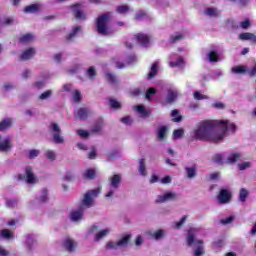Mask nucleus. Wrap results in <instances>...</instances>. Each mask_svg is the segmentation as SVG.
<instances>
[{
	"mask_svg": "<svg viewBox=\"0 0 256 256\" xmlns=\"http://www.w3.org/2000/svg\"><path fill=\"white\" fill-rule=\"evenodd\" d=\"M227 131L235 133L237 131V125L235 123L229 124V120H204L194 130L193 137L197 141L219 143V141L225 139Z\"/></svg>",
	"mask_w": 256,
	"mask_h": 256,
	"instance_id": "f257e3e1",
	"label": "nucleus"
},
{
	"mask_svg": "<svg viewBox=\"0 0 256 256\" xmlns=\"http://www.w3.org/2000/svg\"><path fill=\"white\" fill-rule=\"evenodd\" d=\"M99 193H101V188L88 190L84 194V198L81 201L78 210H74L71 212V214H70L71 220L72 221H81V219H83V213H84L85 209H89V208L93 207V199H95V197H98Z\"/></svg>",
	"mask_w": 256,
	"mask_h": 256,
	"instance_id": "f03ea898",
	"label": "nucleus"
},
{
	"mask_svg": "<svg viewBox=\"0 0 256 256\" xmlns=\"http://www.w3.org/2000/svg\"><path fill=\"white\" fill-rule=\"evenodd\" d=\"M109 21H111V13H104L96 19V31L98 35H111V28H109Z\"/></svg>",
	"mask_w": 256,
	"mask_h": 256,
	"instance_id": "7ed1b4c3",
	"label": "nucleus"
},
{
	"mask_svg": "<svg viewBox=\"0 0 256 256\" xmlns=\"http://www.w3.org/2000/svg\"><path fill=\"white\" fill-rule=\"evenodd\" d=\"M186 243L188 247H195L196 245H199L194 250V256L205 255V247H203V240L195 239V230L193 229L188 230V233L186 236Z\"/></svg>",
	"mask_w": 256,
	"mask_h": 256,
	"instance_id": "20e7f679",
	"label": "nucleus"
},
{
	"mask_svg": "<svg viewBox=\"0 0 256 256\" xmlns=\"http://www.w3.org/2000/svg\"><path fill=\"white\" fill-rule=\"evenodd\" d=\"M131 242V234L124 235L120 240L117 242L109 241L106 244V249H119V247H127Z\"/></svg>",
	"mask_w": 256,
	"mask_h": 256,
	"instance_id": "39448f33",
	"label": "nucleus"
},
{
	"mask_svg": "<svg viewBox=\"0 0 256 256\" xmlns=\"http://www.w3.org/2000/svg\"><path fill=\"white\" fill-rule=\"evenodd\" d=\"M50 129L53 133L52 135V139L54 141V143H56L57 145H61L62 143H65V139L61 136V127H59V124L53 122L50 125Z\"/></svg>",
	"mask_w": 256,
	"mask_h": 256,
	"instance_id": "423d86ee",
	"label": "nucleus"
},
{
	"mask_svg": "<svg viewBox=\"0 0 256 256\" xmlns=\"http://www.w3.org/2000/svg\"><path fill=\"white\" fill-rule=\"evenodd\" d=\"M82 7L83 3H76L70 6L76 21H85V19H87V15L81 10Z\"/></svg>",
	"mask_w": 256,
	"mask_h": 256,
	"instance_id": "0eeeda50",
	"label": "nucleus"
},
{
	"mask_svg": "<svg viewBox=\"0 0 256 256\" xmlns=\"http://www.w3.org/2000/svg\"><path fill=\"white\" fill-rule=\"evenodd\" d=\"M232 197L231 191L228 189H220L217 196L218 203H220V205H227V203H231Z\"/></svg>",
	"mask_w": 256,
	"mask_h": 256,
	"instance_id": "6e6552de",
	"label": "nucleus"
},
{
	"mask_svg": "<svg viewBox=\"0 0 256 256\" xmlns=\"http://www.w3.org/2000/svg\"><path fill=\"white\" fill-rule=\"evenodd\" d=\"M13 148L11 144V138H4L0 136V153H7L10 149Z\"/></svg>",
	"mask_w": 256,
	"mask_h": 256,
	"instance_id": "1a4fd4ad",
	"label": "nucleus"
},
{
	"mask_svg": "<svg viewBox=\"0 0 256 256\" xmlns=\"http://www.w3.org/2000/svg\"><path fill=\"white\" fill-rule=\"evenodd\" d=\"M134 39L142 45V47H147L149 45V41H151V38L147 34L138 33L134 35Z\"/></svg>",
	"mask_w": 256,
	"mask_h": 256,
	"instance_id": "9d476101",
	"label": "nucleus"
},
{
	"mask_svg": "<svg viewBox=\"0 0 256 256\" xmlns=\"http://www.w3.org/2000/svg\"><path fill=\"white\" fill-rule=\"evenodd\" d=\"M173 199H177V194H175V192H168L164 195H159L156 199V203H165L167 201H173Z\"/></svg>",
	"mask_w": 256,
	"mask_h": 256,
	"instance_id": "9b49d317",
	"label": "nucleus"
},
{
	"mask_svg": "<svg viewBox=\"0 0 256 256\" xmlns=\"http://www.w3.org/2000/svg\"><path fill=\"white\" fill-rule=\"evenodd\" d=\"M91 115V111L89 108H80L77 111L76 119H80V121H85Z\"/></svg>",
	"mask_w": 256,
	"mask_h": 256,
	"instance_id": "f8f14e48",
	"label": "nucleus"
},
{
	"mask_svg": "<svg viewBox=\"0 0 256 256\" xmlns=\"http://www.w3.org/2000/svg\"><path fill=\"white\" fill-rule=\"evenodd\" d=\"M110 186L113 189H119V185H121V175L114 174L112 177L109 178Z\"/></svg>",
	"mask_w": 256,
	"mask_h": 256,
	"instance_id": "ddd939ff",
	"label": "nucleus"
},
{
	"mask_svg": "<svg viewBox=\"0 0 256 256\" xmlns=\"http://www.w3.org/2000/svg\"><path fill=\"white\" fill-rule=\"evenodd\" d=\"M63 247L69 252V253H73V251H75V241H73V239L70 238H66L63 241Z\"/></svg>",
	"mask_w": 256,
	"mask_h": 256,
	"instance_id": "4468645a",
	"label": "nucleus"
},
{
	"mask_svg": "<svg viewBox=\"0 0 256 256\" xmlns=\"http://www.w3.org/2000/svg\"><path fill=\"white\" fill-rule=\"evenodd\" d=\"M35 56V48H28L20 55V61H28Z\"/></svg>",
	"mask_w": 256,
	"mask_h": 256,
	"instance_id": "2eb2a0df",
	"label": "nucleus"
},
{
	"mask_svg": "<svg viewBox=\"0 0 256 256\" xmlns=\"http://www.w3.org/2000/svg\"><path fill=\"white\" fill-rule=\"evenodd\" d=\"M239 39L241 41H252V43L256 44V36L253 33L250 32H244L239 35Z\"/></svg>",
	"mask_w": 256,
	"mask_h": 256,
	"instance_id": "dca6fc26",
	"label": "nucleus"
},
{
	"mask_svg": "<svg viewBox=\"0 0 256 256\" xmlns=\"http://www.w3.org/2000/svg\"><path fill=\"white\" fill-rule=\"evenodd\" d=\"M35 39V36L31 33L23 34L19 37L18 41L22 45H27V43H31Z\"/></svg>",
	"mask_w": 256,
	"mask_h": 256,
	"instance_id": "f3484780",
	"label": "nucleus"
},
{
	"mask_svg": "<svg viewBox=\"0 0 256 256\" xmlns=\"http://www.w3.org/2000/svg\"><path fill=\"white\" fill-rule=\"evenodd\" d=\"M247 71H248L247 66H243V65L234 66L231 69V72L234 73L235 75H245Z\"/></svg>",
	"mask_w": 256,
	"mask_h": 256,
	"instance_id": "a211bd4d",
	"label": "nucleus"
},
{
	"mask_svg": "<svg viewBox=\"0 0 256 256\" xmlns=\"http://www.w3.org/2000/svg\"><path fill=\"white\" fill-rule=\"evenodd\" d=\"M13 125L11 118H5L0 122V131H7Z\"/></svg>",
	"mask_w": 256,
	"mask_h": 256,
	"instance_id": "6ab92c4d",
	"label": "nucleus"
},
{
	"mask_svg": "<svg viewBox=\"0 0 256 256\" xmlns=\"http://www.w3.org/2000/svg\"><path fill=\"white\" fill-rule=\"evenodd\" d=\"M159 73V63L154 62L150 68L147 79H153Z\"/></svg>",
	"mask_w": 256,
	"mask_h": 256,
	"instance_id": "aec40b11",
	"label": "nucleus"
},
{
	"mask_svg": "<svg viewBox=\"0 0 256 256\" xmlns=\"http://www.w3.org/2000/svg\"><path fill=\"white\" fill-rule=\"evenodd\" d=\"M26 182L35 183V174H33V169L31 166L26 167Z\"/></svg>",
	"mask_w": 256,
	"mask_h": 256,
	"instance_id": "412c9836",
	"label": "nucleus"
},
{
	"mask_svg": "<svg viewBox=\"0 0 256 256\" xmlns=\"http://www.w3.org/2000/svg\"><path fill=\"white\" fill-rule=\"evenodd\" d=\"M41 6L39 4H31L24 7V13H39Z\"/></svg>",
	"mask_w": 256,
	"mask_h": 256,
	"instance_id": "4be33fe9",
	"label": "nucleus"
},
{
	"mask_svg": "<svg viewBox=\"0 0 256 256\" xmlns=\"http://www.w3.org/2000/svg\"><path fill=\"white\" fill-rule=\"evenodd\" d=\"M157 135H158L159 141L165 140V137H167V126H160L158 128Z\"/></svg>",
	"mask_w": 256,
	"mask_h": 256,
	"instance_id": "5701e85b",
	"label": "nucleus"
},
{
	"mask_svg": "<svg viewBox=\"0 0 256 256\" xmlns=\"http://www.w3.org/2000/svg\"><path fill=\"white\" fill-rule=\"evenodd\" d=\"M105 77H106L108 83H110L111 85H116V83H119V79H117V76H115L111 72H106Z\"/></svg>",
	"mask_w": 256,
	"mask_h": 256,
	"instance_id": "b1692460",
	"label": "nucleus"
},
{
	"mask_svg": "<svg viewBox=\"0 0 256 256\" xmlns=\"http://www.w3.org/2000/svg\"><path fill=\"white\" fill-rule=\"evenodd\" d=\"M78 31H81L80 26H75L73 30L66 36V41H73L77 37Z\"/></svg>",
	"mask_w": 256,
	"mask_h": 256,
	"instance_id": "393cba45",
	"label": "nucleus"
},
{
	"mask_svg": "<svg viewBox=\"0 0 256 256\" xmlns=\"http://www.w3.org/2000/svg\"><path fill=\"white\" fill-rule=\"evenodd\" d=\"M176 100H177V92L173 90H169L166 98L167 103L169 104L175 103Z\"/></svg>",
	"mask_w": 256,
	"mask_h": 256,
	"instance_id": "a878e982",
	"label": "nucleus"
},
{
	"mask_svg": "<svg viewBox=\"0 0 256 256\" xmlns=\"http://www.w3.org/2000/svg\"><path fill=\"white\" fill-rule=\"evenodd\" d=\"M186 174L188 179H193L197 175V168L195 166L192 167H186Z\"/></svg>",
	"mask_w": 256,
	"mask_h": 256,
	"instance_id": "bb28decb",
	"label": "nucleus"
},
{
	"mask_svg": "<svg viewBox=\"0 0 256 256\" xmlns=\"http://www.w3.org/2000/svg\"><path fill=\"white\" fill-rule=\"evenodd\" d=\"M210 63H217L219 61V54L217 51H210L207 55Z\"/></svg>",
	"mask_w": 256,
	"mask_h": 256,
	"instance_id": "cd10ccee",
	"label": "nucleus"
},
{
	"mask_svg": "<svg viewBox=\"0 0 256 256\" xmlns=\"http://www.w3.org/2000/svg\"><path fill=\"white\" fill-rule=\"evenodd\" d=\"M0 237H2L3 239H13V237H15V234L9 229H4L1 230Z\"/></svg>",
	"mask_w": 256,
	"mask_h": 256,
	"instance_id": "c85d7f7f",
	"label": "nucleus"
},
{
	"mask_svg": "<svg viewBox=\"0 0 256 256\" xmlns=\"http://www.w3.org/2000/svg\"><path fill=\"white\" fill-rule=\"evenodd\" d=\"M247 197H249V191L245 188H241L239 192V201H241V203H245V201H247Z\"/></svg>",
	"mask_w": 256,
	"mask_h": 256,
	"instance_id": "c756f323",
	"label": "nucleus"
},
{
	"mask_svg": "<svg viewBox=\"0 0 256 256\" xmlns=\"http://www.w3.org/2000/svg\"><path fill=\"white\" fill-rule=\"evenodd\" d=\"M139 173L143 177H145L147 175V169L145 167V158H142L139 161Z\"/></svg>",
	"mask_w": 256,
	"mask_h": 256,
	"instance_id": "7c9ffc66",
	"label": "nucleus"
},
{
	"mask_svg": "<svg viewBox=\"0 0 256 256\" xmlns=\"http://www.w3.org/2000/svg\"><path fill=\"white\" fill-rule=\"evenodd\" d=\"M171 116L174 123H181L183 120V116L179 115V110H172Z\"/></svg>",
	"mask_w": 256,
	"mask_h": 256,
	"instance_id": "2f4dec72",
	"label": "nucleus"
},
{
	"mask_svg": "<svg viewBox=\"0 0 256 256\" xmlns=\"http://www.w3.org/2000/svg\"><path fill=\"white\" fill-rule=\"evenodd\" d=\"M111 230H109L108 228L107 229H104V230H101L100 232H98L95 236V241H101V239H103L104 237H107V235H109V232Z\"/></svg>",
	"mask_w": 256,
	"mask_h": 256,
	"instance_id": "473e14b6",
	"label": "nucleus"
},
{
	"mask_svg": "<svg viewBox=\"0 0 256 256\" xmlns=\"http://www.w3.org/2000/svg\"><path fill=\"white\" fill-rule=\"evenodd\" d=\"M205 15H208V17H217L219 12L217 11V8L208 7L205 9Z\"/></svg>",
	"mask_w": 256,
	"mask_h": 256,
	"instance_id": "72a5a7b5",
	"label": "nucleus"
},
{
	"mask_svg": "<svg viewBox=\"0 0 256 256\" xmlns=\"http://www.w3.org/2000/svg\"><path fill=\"white\" fill-rule=\"evenodd\" d=\"M129 6L128 5H119L116 7V12H118L120 15H126V13H129Z\"/></svg>",
	"mask_w": 256,
	"mask_h": 256,
	"instance_id": "f704fd0d",
	"label": "nucleus"
},
{
	"mask_svg": "<svg viewBox=\"0 0 256 256\" xmlns=\"http://www.w3.org/2000/svg\"><path fill=\"white\" fill-rule=\"evenodd\" d=\"M239 159H241V154L239 152H235L234 154H231L228 157V163L230 164L237 163Z\"/></svg>",
	"mask_w": 256,
	"mask_h": 256,
	"instance_id": "c9c22d12",
	"label": "nucleus"
},
{
	"mask_svg": "<svg viewBox=\"0 0 256 256\" xmlns=\"http://www.w3.org/2000/svg\"><path fill=\"white\" fill-rule=\"evenodd\" d=\"M109 103L112 109H115L116 111H118V109H121V103L116 99L110 98Z\"/></svg>",
	"mask_w": 256,
	"mask_h": 256,
	"instance_id": "e433bc0d",
	"label": "nucleus"
},
{
	"mask_svg": "<svg viewBox=\"0 0 256 256\" xmlns=\"http://www.w3.org/2000/svg\"><path fill=\"white\" fill-rule=\"evenodd\" d=\"M95 175H96L95 170L92 168L87 169L86 172L84 173L85 179H90V180L95 179Z\"/></svg>",
	"mask_w": 256,
	"mask_h": 256,
	"instance_id": "4c0bfd02",
	"label": "nucleus"
},
{
	"mask_svg": "<svg viewBox=\"0 0 256 256\" xmlns=\"http://www.w3.org/2000/svg\"><path fill=\"white\" fill-rule=\"evenodd\" d=\"M185 135V130L182 128L173 131V139H181Z\"/></svg>",
	"mask_w": 256,
	"mask_h": 256,
	"instance_id": "58836bf2",
	"label": "nucleus"
},
{
	"mask_svg": "<svg viewBox=\"0 0 256 256\" xmlns=\"http://www.w3.org/2000/svg\"><path fill=\"white\" fill-rule=\"evenodd\" d=\"M184 64H185V60L182 57L178 58L177 61L175 62L173 61L169 62L170 67H181V65H184Z\"/></svg>",
	"mask_w": 256,
	"mask_h": 256,
	"instance_id": "ea45409f",
	"label": "nucleus"
},
{
	"mask_svg": "<svg viewBox=\"0 0 256 256\" xmlns=\"http://www.w3.org/2000/svg\"><path fill=\"white\" fill-rule=\"evenodd\" d=\"M164 236H165V231L161 229L157 230L152 234L153 239H155L156 241H159V239H163Z\"/></svg>",
	"mask_w": 256,
	"mask_h": 256,
	"instance_id": "a19ab883",
	"label": "nucleus"
},
{
	"mask_svg": "<svg viewBox=\"0 0 256 256\" xmlns=\"http://www.w3.org/2000/svg\"><path fill=\"white\" fill-rule=\"evenodd\" d=\"M183 39H185V36L181 33H178L170 37L171 43H177L178 41H181Z\"/></svg>",
	"mask_w": 256,
	"mask_h": 256,
	"instance_id": "79ce46f5",
	"label": "nucleus"
},
{
	"mask_svg": "<svg viewBox=\"0 0 256 256\" xmlns=\"http://www.w3.org/2000/svg\"><path fill=\"white\" fill-rule=\"evenodd\" d=\"M145 17H147V12H145L144 10H139L135 14V20L136 21H141L142 19H145Z\"/></svg>",
	"mask_w": 256,
	"mask_h": 256,
	"instance_id": "37998d69",
	"label": "nucleus"
},
{
	"mask_svg": "<svg viewBox=\"0 0 256 256\" xmlns=\"http://www.w3.org/2000/svg\"><path fill=\"white\" fill-rule=\"evenodd\" d=\"M187 221V216H183L180 221L175 222L174 229H181L185 222Z\"/></svg>",
	"mask_w": 256,
	"mask_h": 256,
	"instance_id": "c03bdc74",
	"label": "nucleus"
},
{
	"mask_svg": "<svg viewBox=\"0 0 256 256\" xmlns=\"http://www.w3.org/2000/svg\"><path fill=\"white\" fill-rule=\"evenodd\" d=\"M194 99L196 101H202L203 99H209V97L207 95L200 94L199 91H195L194 92Z\"/></svg>",
	"mask_w": 256,
	"mask_h": 256,
	"instance_id": "a18cd8bd",
	"label": "nucleus"
},
{
	"mask_svg": "<svg viewBox=\"0 0 256 256\" xmlns=\"http://www.w3.org/2000/svg\"><path fill=\"white\" fill-rule=\"evenodd\" d=\"M87 75L90 77V79H95V76L97 75V72L95 71V67L91 66L87 70Z\"/></svg>",
	"mask_w": 256,
	"mask_h": 256,
	"instance_id": "49530a36",
	"label": "nucleus"
},
{
	"mask_svg": "<svg viewBox=\"0 0 256 256\" xmlns=\"http://www.w3.org/2000/svg\"><path fill=\"white\" fill-rule=\"evenodd\" d=\"M214 163H217L218 165H223V155L222 154H216L213 157Z\"/></svg>",
	"mask_w": 256,
	"mask_h": 256,
	"instance_id": "de8ad7c7",
	"label": "nucleus"
},
{
	"mask_svg": "<svg viewBox=\"0 0 256 256\" xmlns=\"http://www.w3.org/2000/svg\"><path fill=\"white\" fill-rule=\"evenodd\" d=\"M46 158H47L49 161H55V159H56L55 152H54L53 150H48V151H46Z\"/></svg>",
	"mask_w": 256,
	"mask_h": 256,
	"instance_id": "09e8293b",
	"label": "nucleus"
},
{
	"mask_svg": "<svg viewBox=\"0 0 256 256\" xmlns=\"http://www.w3.org/2000/svg\"><path fill=\"white\" fill-rule=\"evenodd\" d=\"M155 93H157V89L155 88H148L145 94L146 99L150 100L151 99V95H155Z\"/></svg>",
	"mask_w": 256,
	"mask_h": 256,
	"instance_id": "8fccbe9b",
	"label": "nucleus"
},
{
	"mask_svg": "<svg viewBox=\"0 0 256 256\" xmlns=\"http://www.w3.org/2000/svg\"><path fill=\"white\" fill-rule=\"evenodd\" d=\"M240 26L242 29H249V27H251V20H249V18H246L240 23Z\"/></svg>",
	"mask_w": 256,
	"mask_h": 256,
	"instance_id": "3c124183",
	"label": "nucleus"
},
{
	"mask_svg": "<svg viewBox=\"0 0 256 256\" xmlns=\"http://www.w3.org/2000/svg\"><path fill=\"white\" fill-rule=\"evenodd\" d=\"M73 100L75 103H81V92L79 90H75L73 94Z\"/></svg>",
	"mask_w": 256,
	"mask_h": 256,
	"instance_id": "603ef678",
	"label": "nucleus"
},
{
	"mask_svg": "<svg viewBox=\"0 0 256 256\" xmlns=\"http://www.w3.org/2000/svg\"><path fill=\"white\" fill-rule=\"evenodd\" d=\"M77 135L82 137V139H87L89 137V132L83 129L77 130Z\"/></svg>",
	"mask_w": 256,
	"mask_h": 256,
	"instance_id": "864d4df0",
	"label": "nucleus"
},
{
	"mask_svg": "<svg viewBox=\"0 0 256 256\" xmlns=\"http://www.w3.org/2000/svg\"><path fill=\"white\" fill-rule=\"evenodd\" d=\"M102 128H103V123L96 124V125H94V126L92 127V129L90 130V133H99Z\"/></svg>",
	"mask_w": 256,
	"mask_h": 256,
	"instance_id": "5fc2aeb1",
	"label": "nucleus"
},
{
	"mask_svg": "<svg viewBox=\"0 0 256 256\" xmlns=\"http://www.w3.org/2000/svg\"><path fill=\"white\" fill-rule=\"evenodd\" d=\"M52 93L53 92L51 90H47L40 95L39 99H41L42 101L45 99H49V97L52 95Z\"/></svg>",
	"mask_w": 256,
	"mask_h": 256,
	"instance_id": "6e6d98bb",
	"label": "nucleus"
},
{
	"mask_svg": "<svg viewBox=\"0 0 256 256\" xmlns=\"http://www.w3.org/2000/svg\"><path fill=\"white\" fill-rule=\"evenodd\" d=\"M137 112L141 113L142 115H145V116L149 115V112H147V110H145V106H143V105L137 106Z\"/></svg>",
	"mask_w": 256,
	"mask_h": 256,
	"instance_id": "4d7b16f0",
	"label": "nucleus"
},
{
	"mask_svg": "<svg viewBox=\"0 0 256 256\" xmlns=\"http://www.w3.org/2000/svg\"><path fill=\"white\" fill-rule=\"evenodd\" d=\"M240 171H245V169L251 167V162H243L238 165Z\"/></svg>",
	"mask_w": 256,
	"mask_h": 256,
	"instance_id": "13d9d810",
	"label": "nucleus"
},
{
	"mask_svg": "<svg viewBox=\"0 0 256 256\" xmlns=\"http://www.w3.org/2000/svg\"><path fill=\"white\" fill-rule=\"evenodd\" d=\"M39 156V150H30L28 157L29 159H35V157Z\"/></svg>",
	"mask_w": 256,
	"mask_h": 256,
	"instance_id": "bf43d9fd",
	"label": "nucleus"
},
{
	"mask_svg": "<svg viewBox=\"0 0 256 256\" xmlns=\"http://www.w3.org/2000/svg\"><path fill=\"white\" fill-rule=\"evenodd\" d=\"M47 189L42 190V196L39 198L40 203H45L47 201Z\"/></svg>",
	"mask_w": 256,
	"mask_h": 256,
	"instance_id": "052dcab7",
	"label": "nucleus"
},
{
	"mask_svg": "<svg viewBox=\"0 0 256 256\" xmlns=\"http://www.w3.org/2000/svg\"><path fill=\"white\" fill-rule=\"evenodd\" d=\"M95 157H97V150L92 147V150L88 153V159H95Z\"/></svg>",
	"mask_w": 256,
	"mask_h": 256,
	"instance_id": "680f3d73",
	"label": "nucleus"
},
{
	"mask_svg": "<svg viewBox=\"0 0 256 256\" xmlns=\"http://www.w3.org/2000/svg\"><path fill=\"white\" fill-rule=\"evenodd\" d=\"M119 157V152L114 151L108 155V161H113V159H117Z\"/></svg>",
	"mask_w": 256,
	"mask_h": 256,
	"instance_id": "e2e57ef3",
	"label": "nucleus"
},
{
	"mask_svg": "<svg viewBox=\"0 0 256 256\" xmlns=\"http://www.w3.org/2000/svg\"><path fill=\"white\" fill-rule=\"evenodd\" d=\"M233 219H234V217L230 216V217H227L225 219H222L221 223H222V225H228V223H232L233 222Z\"/></svg>",
	"mask_w": 256,
	"mask_h": 256,
	"instance_id": "0e129e2a",
	"label": "nucleus"
},
{
	"mask_svg": "<svg viewBox=\"0 0 256 256\" xmlns=\"http://www.w3.org/2000/svg\"><path fill=\"white\" fill-rule=\"evenodd\" d=\"M161 183L162 185H167L169 183H171V176H165L161 179Z\"/></svg>",
	"mask_w": 256,
	"mask_h": 256,
	"instance_id": "69168bd1",
	"label": "nucleus"
},
{
	"mask_svg": "<svg viewBox=\"0 0 256 256\" xmlns=\"http://www.w3.org/2000/svg\"><path fill=\"white\" fill-rule=\"evenodd\" d=\"M248 75H250L251 77H256V64L254 67H252L251 69H248L247 71Z\"/></svg>",
	"mask_w": 256,
	"mask_h": 256,
	"instance_id": "338daca9",
	"label": "nucleus"
},
{
	"mask_svg": "<svg viewBox=\"0 0 256 256\" xmlns=\"http://www.w3.org/2000/svg\"><path fill=\"white\" fill-rule=\"evenodd\" d=\"M213 107L215 109H225V104H223V102H216L213 104Z\"/></svg>",
	"mask_w": 256,
	"mask_h": 256,
	"instance_id": "774afa93",
	"label": "nucleus"
}]
</instances>
